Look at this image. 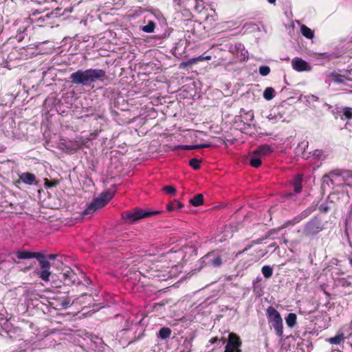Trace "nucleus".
<instances>
[{
    "instance_id": "f257e3e1",
    "label": "nucleus",
    "mask_w": 352,
    "mask_h": 352,
    "mask_svg": "<svg viewBox=\"0 0 352 352\" xmlns=\"http://www.w3.org/2000/svg\"><path fill=\"white\" fill-rule=\"evenodd\" d=\"M106 77V72L100 69H78L69 76V80L74 85H89L97 80H103Z\"/></svg>"
},
{
    "instance_id": "f03ea898",
    "label": "nucleus",
    "mask_w": 352,
    "mask_h": 352,
    "mask_svg": "<svg viewBox=\"0 0 352 352\" xmlns=\"http://www.w3.org/2000/svg\"><path fill=\"white\" fill-rule=\"evenodd\" d=\"M266 316L270 327L274 329L276 335L279 338L283 336V322L280 313L272 306L266 309Z\"/></svg>"
},
{
    "instance_id": "7ed1b4c3",
    "label": "nucleus",
    "mask_w": 352,
    "mask_h": 352,
    "mask_svg": "<svg viewBox=\"0 0 352 352\" xmlns=\"http://www.w3.org/2000/svg\"><path fill=\"white\" fill-rule=\"evenodd\" d=\"M60 280H55L52 279V286L59 288L61 287V283L65 285L72 286L75 284H79L80 280L78 275L70 267H65L60 274Z\"/></svg>"
},
{
    "instance_id": "20e7f679",
    "label": "nucleus",
    "mask_w": 352,
    "mask_h": 352,
    "mask_svg": "<svg viewBox=\"0 0 352 352\" xmlns=\"http://www.w3.org/2000/svg\"><path fill=\"white\" fill-rule=\"evenodd\" d=\"M160 211H144V210L136 208L131 210H127L122 214V219L128 223H133L137 221L146 218L156 214H159Z\"/></svg>"
},
{
    "instance_id": "39448f33",
    "label": "nucleus",
    "mask_w": 352,
    "mask_h": 352,
    "mask_svg": "<svg viewBox=\"0 0 352 352\" xmlns=\"http://www.w3.org/2000/svg\"><path fill=\"white\" fill-rule=\"evenodd\" d=\"M113 195L114 192H111L109 190L102 192L98 197L95 198L93 200V201L85 210V213L91 214L96 210L103 208L113 197Z\"/></svg>"
},
{
    "instance_id": "423d86ee",
    "label": "nucleus",
    "mask_w": 352,
    "mask_h": 352,
    "mask_svg": "<svg viewBox=\"0 0 352 352\" xmlns=\"http://www.w3.org/2000/svg\"><path fill=\"white\" fill-rule=\"evenodd\" d=\"M323 229L324 225L322 220L319 217L314 216L305 224L302 234L305 236L314 237L323 230Z\"/></svg>"
},
{
    "instance_id": "0eeeda50",
    "label": "nucleus",
    "mask_w": 352,
    "mask_h": 352,
    "mask_svg": "<svg viewBox=\"0 0 352 352\" xmlns=\"http://www.w3.org/2000/svg\"><path fill=\"white\" fill-rule=\"evenodd\" d=\"M241 346L242 341L240 337L236 333H230L224 352H242Z\"/></svg>"
},
{
    "instance_id": "6e6552de",
    "label": "nucleus",
    "mask_w": 352,
    "mask_h": 352,
    "mask_svg": "<svg viewBox=\"0 0 352 352\" xmlns=\"http://www.w3.org/2000/svg\"><path fill=\"white\" fill-rule=\"evenodd\" d=\"M203 258L208 260V263L214 267H219L223 263L221 256L215 254L214 252H208Z\"/></svg>"
},
{
    "instance_id": "1a4fd4ad",
    "label": "nucleus",
    "mask_w": 352,
    "mask_h": 352,
    "mask_svg": "<svg viewBox=\"0 0 352 352\" xmlns=\"http://www.w3.org/2000/svg\"><path fill=\"white\" fill-rule=\"evenodd\" d=\"M292 63L294 69L298 72L307 71L309 68V64L305 60L299 58H294Z\"/></svg>"
},
{
    "instance_id": "9d476101",
    "label": "nucleus",
    "mask_w": 352,
    "mask_h": 352,
    "mask_svg": "<svg viewBox=\"0 0 352 352\" xmlns=\"http://www.w3.org/2000/svg\"><path fill=\"white\" fill-rule=\"evenodd\" d=\"M211 58H212L211 56H204L203 55H201L196 58H191V59L188 60V61L182 62L179 65V68L185 69L188 65H194L200 61L210 60H211Z\"/></svg>"
},
{
    "instance_id": "9b49d317",
    "label": "nucleus",
    "mask_w": 352,
    "mask_h": 352,
    "mask_svg": "<svg viewBox=\"0 0 352 352\" xmlns=\"http://www.w3.org/2000/svg\"><path fill=\"white\" fill-rule=\"evenodd\" d=\"M315 210L314 208H309L302 211L299 215L294 217L292 221H289V225H294L295 223H299L302 219L307 217L311 213Z\"/></svg>"
},
{
    "instance_id": "f8f14e48",
    "label": "nucleus",
    "mask_w": 352,
    "mask_h": 352,
    "mask_svg": "<svg viewBox=\"0 0 352 352\" xmlns=\"http://www.w3.org/2000/svg\"><path fill=\"white\" fill-rule=\"evenodd\" d=\"M274 151V148L272 146L265 144L259 146L256 150L255 153L259 154L261 157L266 156L271 154Z\"/></svg>"
},
{
    "instance_id": "ddd939ff",
    "label": "nucleus",
    "mask_w": 352,
    "mask_h": 352,
    "mask_svg": "<svg viewBox=\"0 0 352 352\" xmlns=\"http://www.w3.org/2000/svg\"><path fill=\"white\" fill-rule=\"evenodd\" d=\"M302 179H303V175L302 174H297L293 179L292 185L294 187V192L296 193H300L302 191Z\"/></svg>"
},
{
    "instance_id": "4468645a",
    "label": "nucleus",
    "mask_w": 352,
    "mask_h": 352,
    "mask_svg": "<svg viewBox=\"0 0 352 352\" xmlns=\"http://www.w3.org/2000/svg\"><path fill=\"white\" fill-rule=\"evenodd\" d=\"M15 254L16 257L20 259H29L35 258L37 256V252H32L28 250H18L15 252Z\"/></svg>"
},
{
    "instance_id": "2eb2a0df",
    "label": "nucleus",
    "mask_w": 352,
    "mask_h": 352,
    "mask_svg": "<svg viewBox=\"0 0 352 352\" xmlns=\"http://www.w3.org/2000/svg\"><path fill=\"white\" fill-rule=\"evenodd\" d=\"M37 256L35 257L38 261L41 269H50V263L47 260V256L41 252H37Z\"/></svg>"
},
{
    "instance_id": "dca6fc26",
    "label": "nucleus",
    "mask_w": 352,
    "mask_h": 352,
    "mask_svg": "<svg viewBox=\"0 0 352 352\" xmlns=\"http://www.w3.org/2000/svg\"><path fill=\"white\" fill-rule=\"evenodd\" d=\"M329 76L334 82L338 84H344L347 80H351V78L346 77L344 75L338 74L335 72H331Z\"/></svg>"
},
{
    "instance_id": "f3484780",
    "label": "nucleus",
    "mask_w": 352,
    "mask_h": 352,
    "mask_svg": "<svg viewBox=\"0 0 352 352\" xmlns=\"http://www.w3.org/2000/svg\"><path fill=\"white\" fill-rule=\"evenodd\" d=\"M19 179L23 183L28 184V185L33 184L36 180V176L33 173H22L19 177Z\"/></svg>"
},
{
    "instance_id": "a211bd4d",
    "label": "nucleus",
    "mask_w": 352,
    "mask_h": 352,
    "mask_svg": "<svg viewBox=\"0 0 352 352\" xmlns=\"http://www.w3.org/2000/svg\"><path fill=\"white\" fill-rule=\"evenodd\" d=\"M250 164L254 168L259 167L261 164V156L259 154H256L255 151L250 157Z\"/></svg>"
},
{
    "instance_id": "6ab92c4d",
    "label": "nucleus",
    "mask_w": 352,
    "mask_h": 352,
    "mask_svg": "<svg viewBox=\"0 0 352 352\" xmlns=\"http://www.w3.org/2000/svg\"><path fill=\"white\" fill-rule=\"evenodd\" d=\"M184 207V205L179 201L175 200L174 201H170L166 205V209L168 211L171 212L175 210H179Z\"/></svg>"
},
{
    "instance_id": "aec40b11",
    "label": "nucleus",
    "mask_w": 352,
    "mask_h": 352,
    "mask_svg": "<svg viewBox=\"0 0 352 352\" xmlns=\"http://www.w3.org/2000/svg\"><path fill=\"white\" fill-rule=\"evenodd\" d=\"M190 203L195 207L199 206L204 203V195L202 194L195 195L190 200Z\"/></svg>"
},
{
    "instance_id": "412c9836",
    "label": "nucleus",
    "mask_w": 352,
    "mask_h": 352,
    "mask_svg": "<svg viewBox=\"0 0 352 352\" xmlns=\"http://www.w3.org/2000/svg\"><path fill=\"white\" fill-rule=\"evenodd\" d=\"M300 31L302 34L307 38L311 39L314 36V32L305 25L300 27Z\"/></svg>"
},
{
    "instance_id": "4be33fe9",
    "label": "nucleus",
    "mask_w": 352,
    "mask_h": 352,
    "mask_svg": "<svg viewBox=\"0 0 352 352\" xmlns=\"http://www.w3.org/2000/svg\"><path fill=\"white\" fill-rule=\"evenodd\" d=\"M39 277L44 281H49L50 279V277L52 278H54L53 276L51 274V272L50 271V269H41V271L38 273Z\"/></svg>"
},
{
    "instance_id": "5701e85b",
    "label": "nucleus",
    "mask_w": 352,
    "mask_h": 352,
    "mask_svg": "<svg viewBox=\"0 0 352 352\" xmlns=\"http://www.w3.org/2000/svg\"><path fill=\"white\" fill-rule=\"evenodd\" d=\"M344 340L343 333L336 335L334 337L329 338L327 340L331 344H340Z\"/></svg>"
},
{
    "instance_id": "b1692460",
    "label": "nucleus",
    "mask_w": 352,
    "mask_h": 352,
    "mask_svg": "<svg viewBox=\"0 0 352 352\" xmlns=\"http://www.w3.org/2000/svg\"><path fill=\"white\" fill-rule=\"evenodd\" d=\"M172 331L168 327H162L160 329L158 336L162 339L168 338L171 335Z\"/></svg>"
},
{
    "instance_id": "393cba45",
    "label": "nucleus",
    "mask_w": 352,
    "mask_h": 352,
    "mask_svg": "<svg viewBox=\"0 0 352 352\" xmlns=\"http://www.w3.org/2000/svg\"><path fill=\"white\" fill-rule=\"evenodd\" d=\"M296 315L294 313H289L285 318L286 323L289 327H293L296 324Z\"/></svg>"
},
{
    "instance_id": "a878e982",
    "label": "nucleus",
    "mask_w": 352,
    "mask_h": 352,
    "mask_svg": "<svg viewBox=\"0 0 352 352\" xmlns=\"http://www.w3.org/2000/svg\"><path fill=\"white\" fill-rule=\"evenodd\" d=\"M342 112L343 113V116L342 117V120H352V108L349 107H345L342 108Z\"/></svg>"
},
{
    "instance_id": "bb28decb",
    "label": "nucleus",
    "mask_w": 352,
    "mask_h": 352,
    "mask_svg": "<svg viewBox=\"0 0 352 352\" xmlns=\"http://www.w3.org/2000/svg\"><path fill=\"white\" fill-rule=\"evenodd\" d=\"M274 89L272 87H267L263 92V97L267 100H270L274 97Z\"/></svg>"
},
{
    "instance_id": "cd10ccee",
    "label": "nucleus",
    "mask_w": 352,
    "mask_h": 352,
    "mask_svg": "<svg viewBox=\"0 0 352 352\" xmlns=\"http://www.w3.org/2000/svg\"><path fill=\"white\" fill-rule=\"evenodd\" d=\"M155 28V23L153 21H149L147 25L142 27V30L146 33H152Z\"/></svg>"
},
{
    "instance_id": "c85d7f7f",
    "label": "nucleus",
    "mask_w": 352,
    "mask_h": 352,
    "mask_svg": "<svg viewBox=\"0 0 352 352\" xmlns=\"http://www.w3.org/2000/svg\"><path fill=\"white\" fill-rule=\"evenodd\" d=\"M343 179L346 186H352V171L351 170L344 171Z\"/></svg>"
},
{
    "instance_id": "c756f323",
    "label": "nucleus",
    "mask_w": 352,
    "mask_h": 352,
    "mask_svg": "<svg viewBox=\"0 0 352 352\" xmlns=\"http://www.w3.org/2000/svg\"><path fill=\"white\" fill-rule=\"evenodd\" d=\"M261 272H262V274H263L264 277L266 278H270L273 274V270L269 265L263 266L261 269Z\"/></svg>"
},
{
    "instance_id": "7c9ffc66",
    "label": "nucleus",
    "mask_w": 352,
    "mask_h": 352,
    "mask_svg": "<svg viewBox=\"0 0 352 352\" xmlns=\"http://www.w3.org/2000/svg\"><path fill=\"white\" fill-rule=\"evenodd\" d=\"M59 182L57 179L50 180L47 178L44 179V185L46 188H50L56 187L58 185Z\"/></svg>"
},
{
    "instance_id": "2f4dec72",
    "label": "nucleus",
    "mask_w": 352,
    "mask_h": 352,
    "mask_svg": "<svg viewBox=\"0 0 352 352\" xmlns=\"http://www.w3.org/2000/svg\"><path fill=\"white\" fill-rule=\"evenodd\" d=\"M200 164H201V160H199L197 158H192V159L190 160V161H189V165L194 170H199L201 168Z\"/></svg>"
},
{
    "instance_id": "473e14b6",
    "label": "nucleus",
    "mask_w": 352,
    "mask_h": 352,
    "mask_svg": "<svg viewBox=\"0 0 352 352\" xmlns=\"http://www.w3.org/2000/svg\"><path fill=\"white\" fill-rule=\"evenodd\" d=\"M270 73V68L269 66L263 65L259 67V74L263 76H266Z\"/></svg>"
},
{
    "instance_id": "72a5a7b5",
    "label": "nucleus",
    "mask_w": 352,
    "mask_h": 352,
    "mask_svg": "<svg viewBox=\"0 0 352 352\" xmlns=\"http://www.w3.org/2000/svg\"><path fill=\"white\" fill-rule=\"evenodd\" d=\"M345 170H333L329 172V176L327 175H324V177H330V176H336V177H338V176H342L343 178H344V172Z\"/></svg>"
},
{
    "instance_id": "f704fd0d",
    "label": "nucleus",
    "mask_w": 352,
    "mask_h": 352,
    "mask_svg": "<svg viewBox=\"0 0 352 352\" xmlns=\"http://www.w3.org/2000/svg\"><path fill=\"white\" fill-rule=\"evenodd\" d=\"M163 191L165 192L166 194H175L176 192V188L173 186H165L162 188Z\"/></svg>"
},
{
    "instance_id": "c9c22d12",
    "label": "nucleus",
    "mask_w": 352,
    "mask_h": 352,
    "mask_svg": "<svg viewBox=\"0 0 352 352\" xmlns=\"http://www.w3.org/2000/svg\"><path fill=\"white\" fill-rule=\"evenodd\" d=\"M289 225V222L287 221V222L285 223L283 225H282L281 226H280V227H278L277 228L271 229L269 231V234H275V233H278L282 229L287 228Z\"/></svg>"
},
{
    "instance_id": "e433bc0d",
    "label": "nucleus",
    "mask_w": 352,
    "mask_h": 352,
    "mask_svg": "<svg viewBox=\"0 0 352 352\" xmlns=\"http://www.w3.org/2000/svg\"><path fill=\"white\" fill-rule=\"evenodd\" d=\"M61 309H67L70 305V299L67 297L64 298L60 302Z\"/></svg>"
},
{
    "instance_id": "4c0bfd02",
    "label": "nucleus",
    "mask_w": 352,
    "mask_h": 352,
    "mask_svg": "<svg viewBox=\"0 0 352 352\" xmlns=\"http://www.w3.org/2000/svg\"><path fill=\"white\" fill-rule=\"evenodd\" d=\"M181 148L183 150H186V151L198 149L197 144H196V145H183V146H181Z\"/></svg>"
},
{
    "instance_id": "58836bf2",
    "label": "nucleus",
    "mask_w": 352,
    "mask_h": 352,
    "mask_svg": "<svg viewBox=\"0 0 352 352\" xmlns=\"http://www.w3.org/2000/svg\"><path fill=\"white\" fill-rule=\"evenodd\" d=\"M319 210L321 212H327L329 210V207L327 205L322 204L319 206Z\"/></svg>"
},
{
    "instance_id": "ea45409f",
    "label": "nucleus",
    "mask_w": 352,
    "mask_h": 352,
    "mask_svg": "<svg viewBox=\"0 0 352 352\" xmlns=\"http://www.w3.org/2000/svg\"><path fill=\"white\" fill-rule=\"evenodd\" d=\"M335 199H338V194H336V193H331V194H330V195L329 196V199H330V201L331 202H333Z\"/></svg>"
},
{
    "instance_id": "a19ab883",
    "label": "nucleus",
    "mask_w": 352,
    "mask_h": 352,
    "mask_svg": "<svg viewBox=\"0 0 352 352\" xmlns=\"http://www.w3.org/2000/svg\"><path fill=\"white\" fill-rule=\"evenodd\" d=\"M210 146H211V144L210 143L202 144H197L198 148H208Z\"/></svg>"
},
{
    "instance_id": "79ce46f5",
    "label": "nucleus",
    "mask_w": 352,
    "mask_h": 352,
    "mask_svg": "<svg viewBox=\"0 0 352 352\" xmlns=\"http://www.w3.org/2000/svg\"><path fill=\"white\" fill-rule=\"evenodd\" d=\"M45 256H47V260H54L56 257V254H47L45 255Z\"/></svg>"
},
{
    "instance_id": "37998d69",
    "label": "nucleus",
    "mask_w": 352,
    "mask_h": 352,
    "mask_svg": "<svg viewBox=\"0 0 352 352\" xmlns=\"http://www.w3.org/2000/svg\"><path fill=\"white\" fill-rule=\"evenodd\" d=\"M218 340V338H213L211 339L210 342L211 343L214 344V342H216Z\"/></svg>"
},
{
    "instance_id": "c03bdc74",
    "label": "nucleus",
    "mask_w": 352,
    "mask_h": 352,
    "mask_svg": "<svg viewBox=\"0 0 352 352\" xmlns=\"http://www.w3.org/2000/svg\"><path fill=\"white\" fill-rule=\"evenodd\" d=\"M268 2L271 4H275L276 0H267Z\"/></svg>"
},
{
    "instance_id": "a18cd8bd",
    "label": "nucleus",
    "mask_w": 352,
    "mask_h": 352,
    "mask_svg": "<svg viewBox=\"0 0 352 352\" xmlns=\"http://www.w3.org/2000/svg\"><path fill=\"white\" fill-rule=\"evenodd\" d=\"M349 263L352 266V258L349 259Z\"/></svg>"
},
{
    "instance_id": "49530a36",
    "label": "nucleus",
    "mask_w": 352,
    "mask_h": 352,
    "mask_svg": "<svg viewBox=\"0 0 352 352\" xmlns=\"http://www.w3.org/2000/svg\"><path fill=\"white\" fill-rule=\"evenodd\" d=\"M248 250V248H245L241 252H245V251H247Z\"/></svg>"
}]
</instances>
